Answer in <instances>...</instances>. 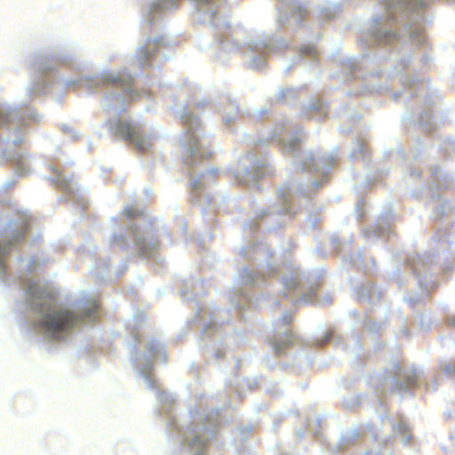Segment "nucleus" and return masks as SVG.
Instances as JSON below:
<instances>
[{"instance_id": "obj_1", "label": "nucleus", "mask_w": 455, "mask_h": 455, "mask_svg": "<svg viewBox=\"0 0 455 455\" xmlns=\"http://www.w3.org/2000/svg\"><path fill=\"white\" fill-rule=\"evenodd\" d=\"M31 304L36 311H48L40 320V325L54 339L61 334H66L75 328L80 318L73 312L62 309L52 311L54 306V296L52 292L43 289L29 288Z\"/></svg>"}, {"instance_id": "obj_2", "label": "nucleus", "mask_w": 455, "mask_h": 455, "mask_svg": "<svg viewBox=\"0 0 455 455\" xmlns=\"http://www.w3.org/2000/svg\"><path fill=\"white\" fill-rule=\"evenodd\" d=\"M116 134L129 145H134L139 152H144L150 146L141 129L136 124L119 121L116 125Z\"/></svg>"}, {"instance_id": "obj_3", "label": "nucleus", "mask_w": 455, "mask_h": 455, "mask_svg": "<svg viewBox=\"0 0 455 455\" xmlns=\"http://www.w3.org/2000/svg\"><path fill=\"white\" fill-rule=\"evenodd\" d=\"M8 253V250L6 248L0 247V264L3 262L4 259L6 257Z\"/></svg>"}, {"instance_id": "obj_4", "label": "nucleus", "mask_w": 455, "mask_h": 455, "mask_svg": "<svg viewBox=\"0 0 455 455\" xmlns=\"http://www.w3.org/2000/svg\"><path fill=\"white\" fill-rule=\"evenodd\" d=\"M124 214L128 219H132L135 217V213L133 212V210L131 208L125 209Z\"/></svg>"}, {"instance_id": "obj_5", "label": "nucleus", "mask_w": 455, "mask_h": 455, "mask_svg": "<svg viewBox=\"0 0 455 455\" xmlns=\"http://www.w3.org/2000/svg\"><path fill=\"white\" fill-rule=\"evenodd\" d=\"M285 339H286V342H285V346L284 347H286V346H288V345L292 343V340L294 339L293 334L292 333L286 334Z\"/></svg>"}, {"instance_id": "obj_6", "label": "nucleus", "mask_w": 455, "mask_h": 455, "mask_svg": "<svg viewBox=\"0 0 455 455\" xmlns=\"http://www.w3.org/2000/svg\"><path fill=\"white\" fill-rule=\"evenodd\" d=\"M274 347H275V350L277 353H279V352H281V350L283 349V347H281L278 343H275V344L274 345Z\"/></svg>"}]
</instances>
